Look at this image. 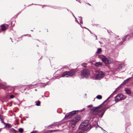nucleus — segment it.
Returning a JSON list of instances; mask_svg holds the SVG:
<instances>
[{
    "label": "nucleus",
    "mask_w": 133,
    "mask_h": 133,
    "mask_svg": "<svg viewBox=\"0 0 133 133\" xmlns=\"http://www.w3.org/2000/svg\"><path fill=\"white\" fill-rule=\"evenodd\" d=\"M77 112V111H74L68 113L65 115V118H70L75 114Z\"/></svg>",
    "instance_id": "obj_9"
},
{
    "label": "nucleus",
    "mask_w": 133,
    "mask_h": 133,
    "mask_svg": "<svg viewBox=\"0 0 133 133\" xmlns=\"http://www.w3.org/2000/svg\"><path fill=\"white\" fill-rule=\"evenodd\" d=\"M46 31L47 32H48V29H46Z\"/></svg>",
    "instance_id": "obj_32"
},
{
    "label": "nucleus",
    "mask_w": 133,
    "mask_h": 133,
    "mask_svg": "<svg viewBox=\"0 0 133 133\" xmlns=\"http://www.w3.org/2000/svg\"><path fill=\"white\" fill-rule=\"evenodd\" d=\"M125 98V97H124V96L123 94H120L118 95L115 97V101L117 102L120 100L124 99Z\"/></svg>",
    "instance_id": "obj_7"
},
{
    "label": "nucleus",
    "mask_w": 133,
    "mask_h": 133,
    "mask_svg": "<svg viewBox=\"0 0 133 133\" xmlns=\"http://www.w3.org/2000/svg\"><path fill=\"white\" fill-rule=\"evenodd\" d=\"M42 84V83H39V84Z\"/></svg>",
    "instance_id": "obj_36"
},
{
    "label": "nucleus",
    "mask_w": 133,
    "mask_h": 133,
    "mask_svg": "<svg viewBox=\"0 0 133 133\" xmlns=\"http://www.w3.org/2000/svg\"><path fill=\"white\" fill-rule=\"evenodd\" d=\"M2 122L3 123V124H5H5H6V123H5L4 122V121H2Z\"/></svg>",
    "instance_id": "obj_28"
},
{
    "label": "nucleus",
    "mask_w": 133,
    "mask_h": 133,
    "mask_svg": "<svg viewBox=\"0 0 133 133\" xmlns=\"http://www.w3.org/2000/svg\"><path fill=\"white\" fill-rule=\"evenodd\" d=\"M104 76V73L102 71H99L96 74V78L98 79L102 78Z\"/></svg>",
    "instance_id": "obj_8"
},
{
    "label": "nucleus",
    "mask_w": 133,
    "mask_h": 133,
    "mask_svg": "<svg viewBox=\"0 0 133 133\" xmlns=\"http://www.w3.org/2000/svg\"><path fill=\"white\" fill-rule=\"evenodd\" d=\"M3 117L1 115H0V119L2 120H3Z\"/></svg>",
    "instance_id": "obj_25"
},
{
    "label": "nucleus",
    "mask_w": 133,
    "mask_h": 133,
    "mask_svg": "<svg viewBox=\"0 0 133 133\" xmlns=\"http://www.w3.org/2000/svg\"><path fill=\"white\" fill-rule=\"evenodd\" d=\"M36 132L35 131H32L30 133H35Z\"/></svg>",
    "instance_id": "obj_29"
},
{
    "label": "nucleus",
    "mask_w": 133,
    "mask_h": 133,
    "mask_svg": "<svg viewBox=\"0 0 133 133\" xmlns=\"http://www.w3.org/2000/svg\"><path fill=\"white\" fill-rule=\"evenodd\" d=\"M90 75L89 71L86 69H84L81 72V77L83 78L84 77H87Z\"/></svg>",
    "instance_id": "obj_6"
},
{
    "label": "nucleus",
    "mask_w": 133,
    "mask_h": 133,
    "mask_svg": "<svg viewBox=\"0 0 133 133\" xmlns=\"http://www.w3.org/2000/svg\"><path fill=\"white\" fill-rule=\"evenodd\" d=\"M75 74V71L72 70H71L69 71H66L64 72L62 74V76L64 77L66 76V77H68V76H72Z\"/></svg>",
    "instance_id": "obj_5"
},
{
    "label": "nucleus",
    "mask_w": 133,
    "mask_h": 133,
    "mask_svg": "<svg viewBox=\"0 0 133 133\" xmlns=\"http://www.w3.org/2000/svg\"><path fill=\"white\" fill-rule=\"evenodd\" d=\"M14 97V96L13 95H11L10 96V98H13Z\"/></svg>",
    "instance_id": "obj_24"
},
{
    "label": "nucleus",
    "mask_w": 133,
    "mask_h": 133,
    "mask_svg": "<svg viewBox=\"0 0 133 133\" xmlns=\"http://www.w3.org/2000/svg\"><path fill=\"white\" fill-rule=\"evenodd\" d=\"M54 125V124H52L50 125V126H52L53 125Z\"/></svg>",
    "instance_id": "obj_30"
},
{
    "label": "nucleus",
    "mask_w": 133,
    "mask_h": 133,
    "mask_svg": "<svg viewBox=\"0 0 133 133\" xmlns=\"http://www.w3.org/2000/svg\"><path fill=\"white\" fill-rule=\"evenodd\" d=\"M98 57L103 62L106 64L112 63L114 62V61L112 58H107L105 57L102 55H99Z\"/></svg>",
    "instance_id": "obj_3"
},
{
    "label": "nucleus",
    "mask_w": 133,
    "mask_h": 133,
    "mask_svg": "<svg viewBox=\"0 0 133 133\" xmlns=\"http://www.w3.org/2000/svg\"><path fill=\"white\" fill-rule=\"evenodd\" d=\"M21 123H22V121H21Z\"/></svg>",
    "instance_id": "obj_35"
},
{
    "label": "nucleus",
    "mask_w": 133,
    "mask_h": 133,
    "mask_svg": "<svg viewBox=\"0 0 133 133\" xmlns=\"http://www.w3.org/2000/svg\"><path fill=\"white\" fill-rule=\"evenodd\" d=\"M6 25L3 24L1 26V30H2V31H4L6 30L7 27L8 26V24H6Z\"/></svg>",
    "instance_id": "obj_10"
},
{
    "label": "nucleus",
    "mask_w": 133,
    "mask_h": 133,
    "mask_svg": "<svg viewBox=\"0 0 133 133\" xmlns=\"http://www.w3.org/2000/svg\"><path fill=\"white\" fill-rule=\"evenodd\" d=\"M125 65V64L124 63H122L119 64L118 66V69H121Z\"/></svg>",
    "instance_id": "obj_11"
},
{
    "label": "nucleus",
    "mask_w": 133,
    "mask_h": 133,
    "mask_svg": "<svg viewBox=\"0 0 133 133\" xmlns=\"http://www.w3.org/2000/svg\"><path fill=\"white\" fill-rule=\"evenodd\" d=\"M94 117V116H92V117Z\"/></svg>",
    "instance_id": "obj_34"
},
{
    "label": "nucleus",
    "mask_w": 133,
    "mask_h": 133,
    "mask_svg": "<svg viewBox=\"0 0 133 133\" xmlns=\"http://www.w3.org/2000/svg\"><path fill=\"white\" fill-rule=\"evenodd\" d=\"M105 109V106L101 105L97 107H94L91 109L92 114L93 116L98 115L100 117L103 116L104 111V110Z\"/></svg>",
    "instance_id": "obj_1"
},
{
    "label": "nucleus",
    "mask_w": 133,
    "mask_h": 133,
    "mask_svg": "<svg viewBox=\"0 0 133 133\" xmlns=\"http://www.w3.org/2000/svg\"><path fill=\"white\" fill-rule=\"evenodd\" d=\"M88 5H90V6H91V5L90 4H89V3H88Z\"/></svg>",
    "instance_id": "obj_33"
},
{
    "label": "nucleus",
    "mask_w": 133,
    "mask_h": 133,
    "mask_svg": "<svg viewBox=\"0 0 133 133\" xmlns=\"http://www.w3.org/2000/svg\"><path fill=\"white\" fill-rule=\"evenodd\" d=\"M128 36V35H126L123 38V39H124V40L123 41H125V39L127 38Z\"/></svg>",
    "instance_id": "obj_23"
},
{
    "label": "nucleus",
    "mask_w": 133,
    "mask_h": 133,
    "mask_svg": "<svg viewBox=\"0 0 133 133\" xmlns=\"http://www.w3.org/2000/svg\"><path fill=\"white\" fill-rule=\"evenodd\" d=\"M130 78H129L127 79L124 81L122 83L123 84H124L127 83L129 80L130 79Z\"/></svg>",
    "instance_id": "obj_15"
},
{
    "label": "nucleus",
    "mask_w": 133,
    "mask_h": 133,
    "mask_svg": "<svg viewBox=\"0 0 133 133\" xmlns=\"http://www.w3.org/2000/svg\"><path fill=\"white\" fill-rule=\"evenodd\" d=\"M102 50L101 48H98L97 49V50L96 52V54H99L101 53L102 51Z\"/></svg>",
    "instance_id": "obj_13"
},
{
    "label": "nucleus",
    "mask_w": 133,
    "mask_h": 133,
    "mask_svg": "<svg viewBox=\"0 0 133 133\" xmlns=\"http://www.w3.org/2000/svg\"><path fill=\"white\" fill-rule=\"evenodd\" d=\"M5 127H8V128H11V124H8V123H6L5 124Z\"/></svg>",
    "instance_id": "obj_16"
},
{
    "label": "nucleus",
    "mask_w": 133,
    "mask_h": 133,
    "mask_svg": "<svg viewBox=\"0 0 133 133\" xmlns=\"http://www.w3.org/2000/svg\"><path fill=\"white\" fill-rule=\"evenodd\" d=\"M131 36L133 37V33H132Z\"/></svg>",
    "instance_id": "obj_31"
},
{
    "label": "nucleus",
    "mask_w": 133,
    "mask_h": 133,
    "mask_svg": "<svg viewBox=\"0 0 133 133\" xmlns=\"http://www.w3.org/2000/svg\"><path fill=\"white\" fill-rule=\"evenodd\" d=\"M36 85V84L35 85H32V84H30L28 85V87L29 88H31L34 85Z\"/></svg>",
    "instance_id": "obj_20"
},
{
    "label": "nucleus",
    "mask_w": 133,
    "mask_h": 133,
    "mask_svg": "<svg viewBox=\"0 0 133 133\" xmlns=\"http://www.w3.org/2000/svg\"><path fill=\"white\" fill-rule=\"evenodd\" d=\"M19 131L21 132H22L23 131V129L22 128H19L18 130Z\"/></svg>",
    "instance_id": "obj_19"
},
{
    "label": "nucleus",
    "mask_w": 133,
    "mask_h": 133,
    "mask_svg": "<svg viewBox=\"0 0 133 133\" xmlns=\"http://www.w3.org/2000/svg\"><path fill=\"white\" fill-rule=\"evenodd\" d=\"M102 63L99 62H96L95 64L96 66H102Z\"/></svg>",
    "instance_id": "obj_14"
},
{
    "label": "nucleus",
    "mask_w": 133,
    "mask_h": 133,
    "mask_svg": "<svg viewBox=\"0 0 133 133\" xmlns=\"http://www.w3.org/2000/svg\"><path fill=\"white\" fill-rule=\"evenodd\" d=\"M89 121L88 120H86L83 121L82 123H81L79 126V128L83 129L79 133H85V131H86L87 130L88 131V127L89 125Z\"/></svg>",
    "instance_id": "obj_2"
},
{
    "label": "nucleus",
    "mask_w": 133,
    "mask_h": 133,
    "mask_svg": "<svg viewBox=\"0 0 133 133\" xmlns=\"http://www.w3.org/2000/svg\"><path fill=\"white\" fill-rule=\"evenodd\" d=\"M93 106L92 105H89L88 106V108H89L90 107H92Z\"/></svg>",
    "instance_id": "obj_26"
},
{
    "label": "nucleus",
    "mask_w": 133,
    "mask_h": 133,
    "mask_svg": "<svg viewBox=\"0 0 133 133\" xmlns=\"http://www.w3.org/2000/svg\"><path fill=\"white\" fill-rule=\"evenodd\" d=\"M56 131V130H50L48 131L50 132H55Z\"/></svg>",
    "instance_id": "obj_21"
},
{
    "label": "nucleus",
    "mask_w": 133,
    "mask_h": 133,
    "mask_svg": "<svg viewBox=\"0 0 133 133\" xmlns=\"http://www.w3.org/2000/svg\"><path fill=\"white\" fill-rule=\"evenodd\" d=\"M80 116L79 115H78L75 116L71 120L68 122H69V124L71 125L72 127L74 128V127L73 126H75L76 123L80 120Z\"/></svg>",
    "instance_id": "obj_4"
},
{
    "label": "nucleus",
    "mask_w": 133,
    "mask_h": 133,
    "mask_svg": "<svg viewBox=\"0 0 133 133\" xmlns=\"http://www.w3.org/2000/svg\"><path fill=\"white\" fill-rule=\"evenodd\" d=\"M41 103V102L39 101H38L37 103L36 104V105L37 106H39L40 105V104Z\"/></svg>",
    "instance_id": "obj_18"
},
{
    "label": "nucleus",
    "mask_w": 133,
    "mask_h": 133,
    "mask_svg": "<svg viewBox=\"0 0 133 133\" xmlns=\"http://www.w3.org/2000/svg\"><path fill=\"white\" fill-rule=\"evenodd\" d=\"M79 22H80L82 23V18H80V17H79Z\"/></svg>",
    "instance_id": "obj_22"
},
{
    "label": "nucleus",
    "mask_w": 133,
    "mask_h": 133,
    "mask_svg": "<svg viewBox=\"0 0 133 133\" xmlns=\"http://www.w3.org/2000/svg\"><path fill=\"white\" fill-rule=\"evenodd\" d=\"M46 85L45 84H44V85H41V87H44V86H45Z\"/></svg>",
    "instance_id": "obj_27"
},
{
    "label": "nucleus",
    "mask_w": 133,
    "mask_h": 133,
    "mask_svg": "<svg viewBox=\"0 0 133 133\" xmlns=\"http://www.w3.org/2000/svg\"><path fill=\"white\" fill-rule=\"evenodd\" d=\"M125 91L126 93L128 95H130L131 94V92L130 90L128 88L125 89Z\"/></svg>",
    "instance_id": "obj_12"
},
{
    "label": "nucleus",
    "mask_w": 133,
    "mask_h": 133,
    "mask_svg": "<svg viewBox=\"0 0 133 133\" xmlns=\"http://www.w3.org/2000/svg\"><path fill=\"white\" fill-rule=\"evenodd\" d=\"M102 96L101 95H97L96 98L98 99H100L102 98Z\"/></svg>",
    "instance_id": "obj_17"
}]
</instances>
